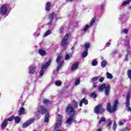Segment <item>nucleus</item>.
Instances as JSON below:
<instances>
[{
	"instance_id": "obj_36",
	"label": "nucleus",
	"mask_w": 131,
	"mask_h": 131,
	"mask_svg": "<svg viewBox=\"0 0 131 131\" xmlns=\"http://www.w3.org/2000/svg\"><path fill=\"white\" fill-rule=\"evenodd\" d=\"M43 103H44V104H46L47 105H49V104H51V101H50L48 99H44Z\"/></svg>"
},
{
	"instance_id": "obj_11",
	"label": "nucleus",
	"mask_w": 131,
	"mask_h": 131,
	"mask_svg": "<svg viewBox=\"0 0 131 131\" xmlns=\"http://www.w3.org/2000/svg\"><path fill=\"white\" fill-rule=\"evenodd\" d=\"M96 22V16L93 17L92 19V20L90 22V25H86L83 28V31L85 32V31H86L88 29L90 28V27H92L93 25H94V24Z\"/></svg>"
},
{
	"instance_id": "obj_3",
	"label": "nucleus",
	"mask_w": 131,
	"mask_h": 131,
	"mask_svg": "<svg viewBox=\"0 0 131 131\" xmlns=\"http://www.w3.org/2000/svg\"><path fill=\"white\" fill-rule=\"evenodd\" d=\"M118 105V100L117 99L115 100L113 107L111 106V104L110 103H108L107 105V111L110 113H112V112H115L116 109H117Z\"/></svg>"
},
{
	"instance_id": "obj_16",
	"label": "nucleus",
	"mask_w": 131,
	"mask_h": 131,
	"mask_svg": "<svg viewBox=\"0 0 131 131\" xmlns=\"http://www.w3.org/2000/svg\"><path fill=\"white\" fill-rule=\"evenodd\" d=\"M84 104L85 105H88L89 104V101L88 100L85 99V98H83L81 101L80 102L79 106L80 107H82V104Z\"/></svg>"
},
{
	"instance_id": "obj_17",
	"label": "nucleus",
	"mask_w": 131,
	"mask_h": 131,
	"mask_svg": "<svg viewBox=\"0 0 131 131\" xmlns=\"http://www.w3.org/2000/svg\"><path fill=\"white\" fill-rule=\"evenodd\" d=\"M78 68V62H76L75 63L73 64L71 67L72 71H74V70H76Z\"/></svg>"
},
{
	"instance_id": "obj_24",
	"label": "nucleus",
	"mask_w": 131,
	"mask_h": 131,
	"mask_svg": "<svg viewBox=\"0 0 131 131\" xmlns=\"http://www.w3.org/2000/svg\"><path fill=\"white\" fill-rule=\"evenodd\" d=\"M125 46L126 49L128 50H130L131 49V47L130 45H129V42L127 41L125 42Z\"/></svg>"
},
{
	"instance_id": "obj_26",
	"label": "nucleus",
	"mask_w": 131,
	"mask_h": 131,
	"mask_svg": "<svg viewBox=\"0 0 131 131\" xmlns=\"http://www.w3.org/2000/svg\"><path fill=\"white\" fill-rule=\"evenodd\" d=\"M106 77L108 79H112V78H113V76L112 75V74H110V73L107 72Z\"/></svg>"
},
{
	"instance_id": "obj_9",
	"label": "nucleus",
	"mask_w": 131,
	"mask_h": 131,
	"mask_svg": "<svg viewBox=\"0 0 131 131\" xmlns=\"http://www.w3.org/2000/svg\"><path fill=\"white\" fill-rule=\"evenodd\" d=\"M9 5L8 4H4L2 5L0 8V15L3 16L6 15L8 12V9H9Z\"/></svg>"
},
{
	"instance_id": "obj_40",
	"label": "nucleus",
	"mask_w": 131,
	"mask_h": 131,
	"mask_svg": "<svg viewBox=\"0 0 131 131\" xmlns=\"http://www.w3.org/2000/svg\"><path fill=\"white\" fill-rule=\"evenodd\" d=\"M13 119H14V116L13 115L11 116L8 119H7V122H8V121H12V120H13Z\"/></svg>"
},
{
	"instance_id": "obj_1",
	"label": "nucleus",
	"mask_w": 131,
	"mask_h": 131,
	"mask_svg": "<svg viewBox=\"0 0 131 131\" xmlns=\"http://www.w3.org/2000/svg\"><path fill=\"white\" fill-rule=\"evenodd\" d=\"M38 112L40 113L41 114H46L45 115V122H49V117L50 116V114L48 113V110L43 105H40L37 108Z\"/></svg>"
},
{
	"instance_id": "obj_2",
	"label": "nucleus",
	"mask_w": 131,
	"mask_h": 131,
	"mask_svg": "<svg viewBox=\"0 0 131 131\" xmlns=\"http://www.w3.org/2000/svg\"><path fill=\"white\" fill-rule=\"evenodd\" d=\"M98 90L100 92H104V91L105 95L109 96V94L110 93V85L103 83L99 86Z\"/></svg>"
},
{
	"instance_id": "obj_8",
	"label": "nucleus",
	"mask_w": 131,
	"mask_h": 131,
	"mask_svg": "<svg viewBox=\"0 0 131 131\" xmlns=\"http://www.w3.org/2000/svg\"><path fill=\"white\" fill-rule=\"evenodd\" d=\"M69 37V34H66L64 36L61 43V46L63 48L64 50L67 49L68 46V38Z\"/></svg>"
},
{
	"instance_id": "obj_38",
	"label": "nucleus",
	"mask_w": 131,
	"mask_h": 131,
	"mask_svg": "<svg viewBox=\"0 0 131 131\" xmlns=\"http://www.w3.org/2000/svg\"><path fill=\"white\" fill-rule=\"evenodd\" d=\"M116 127H117V124L115 122H114L113 126V130H116Z\"/></svg>"
},
{
	"instance_id": "obj_32",
	"label": "nucleus",
	"mask_w": 131,
	"mask_h": 131,
	"mask_svg": "<svg viewBox=\"0 0 131 131\" xmlns=\"http://www.w3.org/2000/svg\"><path fill=\"white\" fill-rule=\"evenodd\" d=\"M119 20H122V22H125V21H126V16H123L121 17H119Z\"/></svg>"
},
{
	"instance_id": "obj_7",
	"label": "nucleus",
	"mask_w": 131,
	"mask_h": 131,
	"mask_svg": "<svg viewBox=\"0 0 131 131\" xmlns=\"http://www.w3.org/2000/svg\"><path fill=\"white\" fill-rule=\"evenodd\" d=\"M66 112L69 114L70 116H74L75 110L71 106V104H69L66 108Z\"/></svg>"
},
{
	"instance_id": "obj_35",
	"label": "nucleus",
	"mask_w": 131,
	"mask_h": 131,
	"mask_svg": "<svg viewBox=\"0 0 131 131\" xmlns=\"http://www.w3.org/2000/svg\"><path fill=\"white\" fill-rule=\"evenodd\" d=\"M99 78H100V76L95 77L93 78H92L91 82H92V81H94V82L97 81V80H99Z\"/></svg>"
},
{
	"instance_id": "obj_52",
	"label": "nucleus",
	"mask_w": 131,
	"mask_h": 131,
	"mask_svg": "<svg viewBox=\"0 0 131 131\" xmlns=\"http://www.w3.org/2000/svg\"><path fill=\"white\" fill-rule=\"evenodd\" d=\"M82 92L83 94H85V93H86V90L85 89H83Z\"/></svg>"
},
{
	"instance_id": "obj_23",
	"label": "nucleus",
	"mask_w": 131,
	"mask_h": 131,
	"mask_svg": "<svg viewBox=\"0 0 131 131\" xmlns=\"http://www.w3.org/2000/svg\"><path fill=\"white\" fill-rule=\"evenodd\" d=\"M107 124L106 125V127L108 128H110V126H111V124H112V120L111 119H108L107 120Z\"/></svg>"
},
{
	"instance_id": "obj_48",
	"label": "nucleus",
	"mask_w": 131,
	"mask_h": 131,
	"mask_svg": "<svg viewBox=\"0 0 131 131\" xmlns=\"http://www.w3.org/2000/svg\"><path fill=\"white\" fill-rule=\"evenodd\" d=\"M110 45H111L110 42H107L105 44V47H110Z\"/></svg>"
},
{
	"instance_id": "obj_49",
	"label": "nucleus",
	"mask_w": 131,
	"mask_h": 131,
	"mask_svg": "<svg viewBox=\"0 0 131 131\" xmlns=\"http://www.w3.org/2000/svg\"><path fill=\"white\" fill-rule=\"evenodd\" d=\"M124 122H125V121H120L119 122V124L120 125H122L124 123Z\"/></svg>"
},
{
	"instance_id": "obj_46",
	"label": "nucleus",
	"mask_w": 131,
	"mask_h": 131,
	"mask_svg": "<svg viewBox=\"0 0 131 131\" xmlns=\"http://www.w3.org/2000/svg\"><path fill=\"white\" fill-rule=\"evenodd\" d=\"M101 10H104V8H105V4H101L100 6Z\"/></svg>"
},
{
	"instance_id": "obj_45",
	"label": "nucleus",
	"mask_w": 131,
	"mask_h": 131,
	"mask_svg": "<svg viewBox=\"0 0 131 131\" xmlns=\"http://www.w3.org/2000/svg\"><path fill=\"white\" fill-rule=\"evenodd\" d=\"M122 32H123V33L126 34L128 32V31L127 30V29H123L122 30Z\"/></svg>"
},
{
	"instance_id": "obj_41",
	"label": "nucleus",
	"mask_w": 131,
	"mask_h": 131,
	"mask_svg": "<svg viewBox=\"0 0 131 131\" xmlns=\"http://www.w3.org/2000/svg\"><path fill=\"white\" fill-rule=\"evenodd\" d=\"M103 121H106V119L104 117H102L99 121V123L101 124Z\"/></svg>"
},
{
	"instance_id": "obj_39",
	"label": "nucleus",
	"mask_w": 131,
	"mask_h": 131,
	"mask_svg": "<svg viewBox=\"0 0 131 131\" xmlns=\"http://www.w3.org/2000/svg\"><path fill=\"white\" fill-rule=\"evenodd\" d=\"M91 98H97V94H96V93L93 92L91 94Z\"/></svg>"
},
{
	"instance_id": "obj_44",
	"label": "nucleus",
	"mask_w": 131,
	"mask_h": 131,
	"mask_svg": "<svg viewBox=\"0 0 131 131\" xmlns=\"http://www.w3.org/2000/svg\"><path fill=\"white\" fill-rule=\"evenodd\" d=\"M99 79L100 82H103V81H104V79H105V78L104 77H101Z\"/></svg>"
},
{
	"instance_id": "obj_21",
	"label": "nucleus",
	"mask_w": 131,
	"mask_h": 131,
	"mask_svg": "<svg viewBox=\"0 0 131 131\" xmlns=\"http://www.w3.org/2000/svg\"><path fill=\"white\" fill-rule=\"evenodd\" d=\"M39 54L40 56H46V55H47V52L42 49H39Z\"/></svg>"
},
{
	"instance_id": "obj_56",
	"label": "nucleus",
	"mask_w": 131,
	"mask_h": 131,
	"mask_svg": "<svg viewBox=\"0 0 131 131\" xmlns=\"http://www.w3.org/2000/svg\"><path fill=\"white\" fill-rule=\"evenodd\" d=\"M71 49H72V50H74V47H72V48H71Z\"/></svg>"
},
{
	"instance_id": "obj_14",
	"label": "nucleus",
	"mask_w": 131,
	"mask_h": 131,
	"mask_svg": "<svg viewBox=\"0 0 131 131\" xmlns=\"http://www.w3.org/2000/svg\"><path fill=\"white\" fill-rule=\"evenodd\" d=\"M36 70V66L35 65H31L29 67V74H33L34 72H35V70Z\"/></svg>"
},
{
	"instance_id": "obj_13",
	"label": "nucleus",
	"mask_w": 131,
	"mask_h": 131,
	"mask_svg": "<svg viewBox=\"0 0 131 131\" xmlns=\"http://www.w3.org/2000/svg\"><path fill=\"white\" fill-rule=\"evenodd\" d=\"M73 121H74V122H75V121H76L75 120V118H74V116H70L69 118L67 120L66 123L69 126H70V125H71V124H72Z\"/></svg>"
},
{
	"instance_id": "obj_10",
	"label": "nucleus",
	"mask_w": 131,
	"mask_h": 131,
	"mask_svg": "<svg viewBox=\"0 0 131 131\" xmlns=\"http://www.w3.org/2000/svg\"><path fill=\"white\" fill-rule=\"evenodd\" d=\"M57 16H58V14L55 12H53L52 13L49 14L48 15V18L50 22L48 23V25H49V26H51V25H52V21H53V20H54V18H57Z\"/></svg>"
},
{
	"instance_id": "obj_55",
	"label": "nucleus",
	"mask_w": 131,
	"mask_h": 131,
	"mask_svg": "<svg viewBox=\"0 0 131 131\" xmlns=\"http://www.w3.org/2000/svg\"><path fill=\"white\" fill-rule=\"evenodd\" d=\"M68 1V2H72V1H73V0H67Z\"/></svg>"
},
{
	"instance_id": "obj_30",
	"label": "nucleus",
	"mask_w": 131,
	"mask_h": 131,
	"mask_svg": "<svg viewBox=\"0 0 131 131\" xmlns=\"http://www.w3.org/2000/svg\"><path fill=\"white\" fill-rule=\"evenodd\" d=\"M15 122L16 123H19L20 122V120H21V119L18 116H16L14 118Z\"/></svg>"
},
{
	"instance_id": "obj_54",
	"label": "nucleus",
	"mask_w": 131,
	"mask_h": 131,
	"mask_svg": "<svg viewBox=\"0 0 131 131\" xmlns=\"http://www.w3.org/2000/svg\"><path fill=\"white\" fill-rule=\"evenodd\" d=\"M128 9H129V10H130V11H131V6H129Z\"/></svg>"
},
{
	"instance_id": "obj_42",
	"label": "nucleus",
	"mask_w": 131,
	"mask_h": 131,
	"mask_svg": "<svg viewBox=\"0 0 131 131\" xmlns=\"http://www.w3.org/2000/svg\"><path fill=\"white\" fill-rule=\"evenodd\" d=\"M72 56L71 54H67L66 56V60H69V58Z\"/></svg>"
},
{
	"instance_id": "obj_31",
	"label": "nucleus",
	"mask_w": 131,
	"mask_h": 131,
	"mask_svg": "<svg viewBox=\"0 0 131 131\" xmlns=\"http://www.w3.org/2000/svg\"><path fill=\"white\" fill-rule=\"evenodd\" d=\"M86 56H88V50L87 49L85 50L84 51L82 54V57H83V58H84V57H86Z\"/></svg>"
},
{
	"instance_id": "obj_27",
	"label": "nucleus",
	"mask_w": 131,
	"mask_h": 131,
	"mask_svg": "<svg viewBox=\"0 0 131 131\" xmlns=\"http://www.w3.org/2000/svg\"><path fill=\"white\" fill-rule=\"evenodd\" d=\"M25 112V109L24 108V107H21L18 112V114L19 115H22L23 114H24Z\"/></svg>"
},
{
	"instance_id": "obj_28",
	"label": "nucleus",
	"mask_w": 131,
	"mask_h": 131,
	"mask_svg": "<svg viewBox=\"0 0 131 131\" xmlns=\"http://www.w3.org/2000/svg\"><path fill=\"white\" fill-rule=\"evenodd\" d=\"M52 33V31L50 30H48L46 32V33L44 34V37H46V36H48V35H50Z\"/></svg>"
},
{
	"instance_id": "obj_37",
	"label": "nucleus",
	"mask_w": 131,
	"mask_h": 131,
	"mask_svg": "<svg viewBox=\"0 0 131 131\" xmlns=\"http://www.w3.org/2000/svg\"><path fill=\"white\" fill-rule=\"evenodd\" d=\"M55 84L57 86H60V85L62 84V82H61V81H56L55 83Z\"/></svg>"
},
{
	"instance_id": "obj_53",
	"label": "nucleus",
	"mask_w": 131,
	"mask_h": 131,
	"mask_svg": "<svg viewBox=\"0 0 131 131\" xmlns=\"http://www.w3.org/2000/svg\"><path fill=\"white\" fill-rule=\"evenodd\" d=\"M97 131H102V128H99L97 129Z\"/></svg>"
},
{
	"instance_id": "obj_18",
	"label": "nucleus",
	"mask_w": 131,
	"mask_h": 131,
	"mask_svg": "<svg viewBox=\"0 0 131 131\" xmlns=\"http://www.w3.org/2000/svg\"><path fill=\"white\" fill-rule=\"evenodd\" d=\"M71 106L74 108V109H76L78 107V103L75 100H73L72 103H71Z\"/></svg>"
},
{
	"instance_id": "obj_25",
	"label": "nucleus",
	"mask_w": 131,
	"mask_h": 131,
	"mask_svg": "<svg viewBox=\"0 0 131 131\" xmlns=\"http://www.w3.org/2000/svg\"><path fill=\"white\" fill-rule=\"evenodd\" d=\"M130 3H131L130 0H126V1H124L122 3V6H126V5H129V4H130Z\"/></svg>"
},
{
	"instance_id": "obj_5",
	"label": "nucleus",
	"mask_w": 131,
	"mask_h": 131,
	"mask_svg": "<svg viewBox=\"0 0 131 131\" xmlns=\"http://www.w3.org/2000/svg\"><path fill=\"white\" fill-rule=\"evenodd\" d=\"M63 119V117L60 115H58L57 116V120L55 123V129H56V131H62L60 129H58V127H60L62 124V120Z\"/></svg>"
},
{
	"instance_id": "obj_19",
	"label": "nucleus",
	"mask_w": 131,
	"mask_h": 131,
	"mask_svg": "<svg viewBox=\"0 0 131 131\" xmlns=\"http://www.w3.org/2000/svg\"><path fill=\"white\" fill-rule=\"evenodd\" d=\"M7 125H8V120L6 119L1 124V127L3 129H5L7 127Z\"/></svg>"
},
{
	"instance_id": "obj_50",
	"label": "nucleus",
	"mask_w": 131,
	"mask_h": 131,
	"mask_svg": "<svg viewBox=\"0 0 131 131\" xmlns=\"http://www.w3.org/2000/svg\"><path fill=\"white\" fill-rule=\"evenodd\" d=\"M97 82H94L93 83V88H97Z\"/></svg>"
},
{
	"instance_id": "obj_34",
	"label": "nucleus",
	"mask_w": 131,
	"mask_h": 131,
	"mask_svg": "<svg viewBox=\"0 0 131 131\" xmlns=\"http://www.w3.org/2000/svg\"><path fill=\"white\" fill-rule=\"evenodd\" d=\"M90 46L91 45L90 44V43H86L84 45V48L85 49V50H87V51H88Z\"/></svg>"
},
{
	"instance_id": "obj_51",
	"label": "nucleus",
	"mask_w": 131,
	"mask_h": 131,
	"mask_svg": "<svg viewBox=\"0 0 131 131\" xmlns=\"http://www.w3.org/2000/svg\"><path fill=\"white\" fill-rule=\"evenodd\" d=\"M127 56H128V54H126L125 61H128V59L127 58Z\"/></svg>"
},
{
	"instance_id": "obj_29",
	"label": "nucleus",
	"mask_w": 131,
	"mask_h": 131,
	"mask_svg": "<svg viewBox=\"0 0 131 131\" xmlns=\"http://www.w3.org/2000/svg\"><path fill=\"white\" fill-rule=\"evenodd\" d=\"M101 67L104 68V67H105L107 65V61L105 60H102L101 63Z\"/></svg>"
},
{
	"instance_id": "obj_20",
	"label": "nucleus",
	"mask_w": 131,
	"mask_h": 131,
	"mask_svg": "<svg viewBox=\"0 0 131 131\" xmlns=\"http://www.w3.org/2000/svg\"><path fill=\"white\" fill-rule=\"evenodd\" d=\"M40 34V28H38L36 31L33 34L34 36H38Z\"/></svg>"
},
{
	"instance_id": "obj_4",
	"label": "nucleus",
	"mask_w": 131,
	"mask_h": 131,
	"mask_svg": "<svg viewBox=\"0 0 131 131\" xmlns=\"http://www.w3.org/2000/svg\"><path fill=\"white\" fill-rule=\"evenodd\" d=\"M56 63H57V71L60 70V68L63 66L64 64V60H63V55L62 54L58 55L57 58L56 59Z\"/></svg>"
},
{
	"instance_id": "obj_22",
	"label": "nucleus",
	"mask_w": 131,
	"mask_h": 131,
	"mask_svg": "<svg viewBox=\"0 0 131 131\" xmlns=\"http://www.w3.org/2000/svg\"><path fill=\"white\" fill-rule=\"evenodd\" d=\"M51 3L50 2H48L46 4V11H50V10H51Z\"/></svg>"
},
{
	"instance_id": "obj_33",
	"label": "nucleus",
	"mask_w": 131,
	"mask_h": 131,
	"mask_svg": "<svg viewBox=\"0 0 131 131\" xmlns=\"http://www.w3.org/2000/svg\"><path fill=\"white\" fill-rule=\"evenodd\" d=\"M98 65V61L96 60H93L92 62V66H97Z\"/></svg>"
},
{
	"instance_id": "obj_43",
	"label": "nucleus",
	"mask_w": 131,
	"mask_h": 131,
	"mask_svg": "<svg viewBox=\"0 0 131 131\" xmlns=\"http://www.w3.org/2000/svg\"><path fill=\"white\" fill-rule=\"evenodd\" d=\"M80 82V80L79 79H77L75 81V84L76 85H77V84H79Z\"/></svg>"
},
{
	"instance_id": "obj_6",
	"label": "nucleus",
	"mask_w": 131,
	"mask_h": 131,
	"mask_svg": "<svg viewBox=\"0 0 131 131\" xmlns=\"http://www.w3.org/2000/svg\"><path fill=\"white\" fill-rule=\"evenodd\" d=\"M51 62H52V59H50L45 64H42V66L41 67V70L39 72L40 76H43V73H45V70H46V69L47 68H48V67H49V66H50V64H51Z\"/></svg>"
},
{
	"instance_id": "obj_47",
	"label": "nucleus",
	"mask_w": 131,
	"mask_h": 131,
	"mask_svg": "<svg viewBox=\"0 0 131 131\" xmlns=\"http://www.w3.org/2000/svg\"><path fill=\"white\" fill-rule=\"evenodd\" d=\"M63 31H64V29L63 28H61L59 29V33H60V34L63 33Z\"/></svg>"
},
{
	"instance_id": "obj_15",
	"label": "nucleus",
	"mask_w": 131,
	"mask_h": 131,
	"mask_svg": "<svg viewBox=\"0 0 131 131\" xmlns=\"http://www.w3.org/2000/svg\"><path fill=\"white\" fill-rule=\"evenodd\" d=\"M34 120L35 119H33L32 120L28 121L27 122L23 124V127L25 128L27 127V126H29V125H30V124H31V123H32V122H33Z\"/></svg>"
},
{
	"instance_id": "obj_12",
	"label": "nucleus",
	"mask_w": 131,
	"mask_h": 131,
	"mask_svg": "<svg viewBox=\"0 0 131 131\" xmlns=\"http://www.w3.org/2000/svg\"><path fill=\"white\" fill-rule=\"evenodd\" d=\"M105 110L102 108V106L101 105H97L94 108V112L95 113L99 114V113H102V112H104Z\"/></svg>"
}]
</instances>
